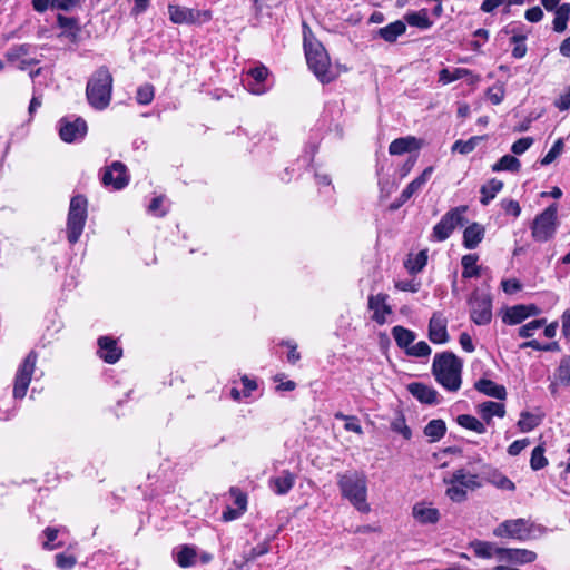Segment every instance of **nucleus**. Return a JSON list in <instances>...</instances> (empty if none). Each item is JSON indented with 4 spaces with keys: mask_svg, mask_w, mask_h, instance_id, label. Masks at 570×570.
<instances>
[{
    "mask_svg": "<svg viewBox=\"0 0 570 570\" xmlns=\"http://www.w3.org/2000/svg\"><path fill=\"white\" fill-rule=\"evenodd\" d=\"M524 320H527L525 314V305H514L512 307L507 308L502 316V321L505 324L509 325H515L522 323Z\"/></svg>",
    "mask_w": 570,
    "mask_h": 570,
    "instance_id": "35",
    "label": "nucleus"
},
{
    "mask_svg": "<svg viewBox=\"0 0 570 570\" xmlns=\"http://www.w3.org/2000/svg\"><path fill=\"white\" fill-rule=\"evenodd\" d=\"M558 205L551 204L541 214L537 215L531 226V235L535 242L546 243L557 232Z\"/></svg>",
    "mask_w": 570,
    "mask_h": 570,
    "instance_id": "6",
    "label": "nucleus"
},
{
    "mask_svg": "<svg viewBox=\"0 0 570 570\" xmlns=\"http://www.w3.org/2000/svg\"><path fill=\"white\" fill-rule=\"evenodd\" d=\"M296 479L295 473L289 470H283L279 475L269 479L268 485L275 494L285 495L293 489Z\"/></svg>",
    "mask_w": 570,
    "mask_h": 570,
    "instance_id": "22",
    "label": "nucleus"
},
{
    "mask_svg": "<svg viewBox=\"0 0 570 570\" xmlns=\"http://www.w3.org/2000/svg\"><path fill=\"white\" fill-rule=\"evenodd\" d=\"M38 355L36 352L31 351L23 362L19 365L13 383V397L14 399H23L27 394L28 387L30 385L36 364H37Z\"/></svg>",
    "mask_w": 570,
    "mask_h": 570,
    "instance_id": "9",
    "label": "nucleus"
},
{
    "mask_svg": "<svg viewBox=\"0 0 570 570\" xmlns=\"http://www.w3.org/2000/svg\"><path fill=\"white\" fill-rule=\"evenodd\" d=\"M474 387L478 392L500 401L505 400L507 397L505 387L489 379L478 380L474 383Z\"/></svg>",
    "mask_w": 570,
    "mask_h": 570,
    "instance_id": "24",
    "label": "nucleus"
},
{
    "mask_svg": "<svg viewBox=\"0 0 570 570\" xmlns=\"http://www.w3.org/2000/svg\"><path fill=\"white\" fill-rule=\"evenodd\" d=\"M434 168L432 166L426 167L422 174L412 180L401 193L397 202L392 205V208L396 209L406 203L414 194L420 191L428 180L431 178Z\"/></svg>",
    "mask_w": 570,
    "mask_h": 570,
    "instance_id": "17",
    "label": "nucleus"
},
{
    "mask_svg": "<svg viewBox=\"0 0 570 570\" xmlns=\"http://www.w3.org/2000/svg\"><path fill=\"white\" fill-rule=\"evenodd\" d=\"M556 381L561 385L570 386V356L561 358L556 371Z\"/></svg>",
    "mask_w": 570,
    "mask_h": 570,
    "instance_id": "43",
    "label": "nucleus"
},
{
    "mask_svg": "<svg viewBox=\"0 0 570 570\" xmlns=\"http://www.w3.org/2000/svg\"><path fill=\"white\" fill-rule=\"evenodd\" d=\"M562 334L570 342V308L566 309L561 315Z\"/></svg>",
    "mask_w": 570,
    "mask_h": 570,
    "instance_id": "64",
    "label": "nucleus"
},
{
    "mask_svg": "<svg viewBox=\"0 0 570 570\" xmlns=\"http://www.w3.org/2000/svg\"><path fill=\"white\" fill-rule=\"evenodd\" d=\"M548 465V460L544 456V448L542 445H538L532 450L530 466L534 471H539Z\"/></svg>",
    "mask_w": 570,
    "mask_h": 570,
    "instance_id": "47",
    "label": "nucleus"
},
{
    "mask_svg": "<svg viewBox=\"0 0 570 570\" xmlns=\"http://www.w3.org/2000/svg\"><path fill=\"white\" fill-rule=\"evenodd\" d=\"M505 96V90L502 83H497L493 87L489 88L487 91L488 99L493 105H499L503 101Z\"/></svg>",
    "mask_w": 570,
    "mask_h": 570,
    "instance_id": "55",
    "label": "nucleus"
},
{
    "mask_svg": "<svg viewBox=\"0 0 570 570\" xmlns=\"http://www.w3.org/2000/svg\"><path fill=\"white\" fill-rule=\"evenodd\" d=\"M530 444L529 439L515 440L508 448V453L512 456L520 454Z\"/></svg>",
    "mask_w": 570,
    "mask_h": 570,
    "instance_id": "62",
    "label": "nucleus"
},
{
    "mask_svg": "<svg viewBox=\"0 0 570 570\" xmlns=\"http://www.w3.org/2000/svg\"><path fill=\"white\" fill-rule=\"evenodd\" d=\"M268 76L269 70L264 65L256 66L248 70L244 86L253 95H264L271 88L267 83Z\"/></svg>",
    "mask_w": 570,
    "mask_h": 570,
    "instance_id": "13",
    "label": "nucleus"
},
{
    "mask_svg": "<svg viewBox=\"0 0 570 570\" xmlns=\"http://www.w3.org/2000/svg\"><path fill=\"white\" fill-rule=\"evenodd\" d=\"M429 338L434 344H444L449 341L448 320L440 313H433L429 322Z\"/></svg>",
    "mask_w": 570,
    "mask_h": 570,
    "instance_id": "16",
    "label": "nucleus"
},
{
    "mask_svg": "<svg viewBox=\"0 0 570 570\" xmlns=\"http://www.w3.org/2000/svg\"><path fill=\"white\" fill-rule=\"evenodd\" d=\"M269 541H264L256 547L252 548L250 551L244 556L245 563L253 561L254 559L268 553Z\"/></svg>",
    "mask_w": 570,
    "mask_h": 570,
    "instance_id": "56",
    "label": "nucleus"
},
{
    "mask_svg": "<svg viewBox=\"0 0 570 570\" xmlns=\"http://www.w3.org/2000/svg\"><path fill=\"white\" fill-rule=\"evenodd\" d=\"M446 426L443 420L436 419L430 421L424 428V434L430 438L431 442L439 441L444 436Z\"/></svg>",
    "mask_w": 570,
    "mask_h": 570,
    "instance_id": "38",
    "label": "nucleus"
},
{
    "mask_svg": "<svg viewBox=\"0 0 570 570\" xmlns=\"http://www.w3.org/2000/svg\"><path fill=\"white\" fill-rule=\"evenodd\" d=\"M476 412L483 421L490 423L494 416L503 417L505 415V406L503 403L487 401L478 405Z\"/></svg>",
    "mask_w": 570,
    "mask_h": 570,
    "instance_id": "27",
    "label": "nucleus"
},
{
    "mask_svg": "<svg viewBox=\"0 0 570 570\" xmlns=\"http://www.w3.org/2000/svg\"><path fill=\"white\" fill-rule=\"evenodd\" d=\"M451 476L454 479V483L462 484L468 490H475L481 487L476 474H472L464 469L454 471Z\"/></svg>",
    "mask_w": 570,
    "mask_h": 570,
    "instance_id": "31",
    "label": "nucleus"
},
{
    "mask_svg": "<svg viewBox=\"0 0 570 570\" xmlns=\"http://www.w3.org/2000/svg\"><path fill=\"white\" fill-rule=\"evenodd\" d=\"M478 255L468 254L464 255L461 259V264L463 267L462 277L463 278H473L480 276V266H478Z\"/></svg>",
    "mask_w": 570,
    "mask_h": 570,
    "instance_id": "36",
    "label": "nucleus"
},
{
    "mask_svg": "<svg viewBox=\"0 0 570 570\" xmlns=\"http://www.w3.org/2000/svg\"><path fill=\"white\" fill-rule=\"evenodd\" d=\"M525 35H513L511 37V42L514 45L512 49V56L517 59H521L527 53V45H525Z\"/></svg>",
    "mask_w": 570,
    "mask_h": 570,
    "instance_id": "51",
    "label": "nucleus"
},
{
    "mask_svg": "<svg viewBox=\"0 0 570 570\" xmlns=\"http://www.w3.org/2000/svg\"><path fill=\"white\" fill-rule=\"evenodd\" d=\"M164 204V197H155L151 203L149 204L148 212L157 217H163L167 209L163 206Z\"/></svg>",
    "mask_w": 570,
    "mask_h": 570,
    "instance_id": "60",
    "label": "nucleus"
},
{
    "mask_svg": "<svg viewBox=\"0 0 570 570\" xmlns=\"http://www.w3.org/2000/svg\"><path fill=\"white\" fill-rule=\"evenodd\" d=\"M470 73V70L464 68H455L453 71H450L449 69L444 68L439 72V81L442 82L443 85H448L455 80L465 78Z\"/></svg>",
    "mask_w": 570,
    "mask_h": 570,
    "instance_id": "42",
    "label": "nucleus"
},
{
    "mask_svg": "<svg viewBox=\"0 0 570 570\" xmlns=\"http://www.w3.org/2000/svg\"><path fill=\"white\" fill-rule=\"evenodd\" d=\"M532 144H533V138H531V137L520 138L513 142V145L511 147V151L514 155H522L532 146Z\"/></svg>",
    "mask_w": 570,
    "mask_h": 570,
    "instance_id": "58",
    "label": "nucleus"
},
{
    "mask_svg": "<svg viewBox=\"0 0 570 570\" xmlns=\"http://www.w3.org/2000/svg\"><path fill=\"white\" fill-rule=\"evenodd\" d=\"M368 308L373 311L372 318L380 325L384 324L386 316L392 313V308L387 304V295L382 293L368 297Z\"/></svg>",
    "mask_w": 570,
    "mask_h": 570,
    "instance_id": "20",
    "label": "nucleus"
},
{
    "mask_svg": "<svg viewBox=\"0 0 570 570\" xmlns=\"http://www.w3.org/2000/svg\"><path fill=\"white\" fill-rule=\"evenodd\" d=\"M497 556L500 558L501 561H507L514 564L531 563L537 559V553L528 549H497Z\"/></svg>",
    "mask_w": 570,
    "mask_h": 570,
    "instance_id": "18",
    "label": "nucleus"
},
{
    "mask_svg": "<svg viewBox=\"0 0 570 570\" xmlns=\"http://www.w3.org/2000/svg\"><path fill=\"white\" fill-rule=\"evenodd\" d=\"M422 147V141L413 136L401 137L394 139L389 146L391 155H403L413 150H419Z\"/></svg>",
    "mask_w": 570,
    "mask_h": 570,
    "instance_id": "25",
    "label": "nucleus"
},
{
    "mask_svg": "<svg viewBox=\"0 0 570 570\" xmlns=\"http://www.w3.org/2000/svg\"><path fill=\"white\" fill-rule=\"evenodd\" d=\"M168 17L175 24H202L212 19V11L169 4Z\"/></svg>",
    "mask_w": 570,
    "mask_h": 570,
    "instance_id": "8",
    "label": "nucleus"
},
{
    "mask_svg": "<svg viewBox=\"0 0 570 570\" xmlns=\"http://www.w3.org/2000/svg\"><path fill=\"white\" fill-rule=\"evenodd\" d=\"M466 206H458L445 213L441 220L433 227L432 239L436 242H444L448 239L456 226H462L465 223L464 214Z\"/></svg>",
    "mask_w": 570,
    "mask_h": 570,
    "instance_id": "7",
    "label": "nucleus"
},
{
    "mask_svg": "<svg viewBox=\"0 0 570 570\" xmlns=\"http://www.w3.org/2000/svg\"><path fill=\"white\" fill-rule=\"evenodd\" d=\"M31 46L23 43L11 47L6 52V58L13 63L19 70H28L31 66L38 65L39 59L30 57Z\"/></svg>",
    "mask_w": 570,
    "mask_h": 570,
    "instance_id": "15",
    "label": "nucleus"
},
{
    "mask_svg": "<svg viewBox=\"0 0 570 570\" xmlns=\"http://www.w3.org/2000/svg\"><path fill=\"white\" fill-rule=\"evenodd\" d=\"M501 207L508 215H512L513 217H519L521 214V207L519 203L514 199H502Z\"/></svg>",
    "mask_w": 570,
    "mask_h": 570,
    "instance_id": "59",
    "label": "nucleus"
},
{
    "mask_svg": "<svg viewBox=\"0 0 570 570\" xmlns=\"http://www.w3.org/2000/svg\"><path fill=\"white\" fill-rule=\"evenodd\" d=\"M304 50L308 68L322 83H330L337 77L323 45L306 32H304Z\"/></svg>",
    "mask_w": 570,
    "mask_h": 570,
    "instance_id": "3",
    "label": "nucleus"
},
{
    "mask_svg": "<svg viewBox=\"0 0 570 570\" xmlns=\"http://www.w3.org/2000/svg\"><path fill=\"white\" fill-rule=\"evenodd\" d=\"M428 256L425 252H420L414 259H410L407 263V268L412 272H420L426 265Z\"/></svg>",
    "mask_w": 570,
    "mask_h": 570,
    "instance_id": "57",
    "label": "nucleus"
},
{
    "mask_svg": "<svg viewBox=\"0 0 570 570\" xmlns=\"http://www.w3.org/2000/svg\"><path fill=\"white\" fill-rule=\"evenodd\" d=\"M570 17V4L562 3L556 9L553 19V30L556 32H563L567 29V24Z\"/></svg>",
    "mask_w": 570,
    "mask_h": 570,
    "instance_id": "37",
    "label": "nucleus"
},
{
    "mask_svg": "<svg viewBox=\"0 0 570 570\" xmlns=\"http://www.w3.org/2000/svg\"><path fill=\"white\" fill-rule=\"evenodd\" d=\"M407 391L423 404H439L440 396L435 389L424 383L413 382L407 385Z\"/></svg>",
    "mask_w": 570,
    "mask_h": 570,
    "instance_id": "21",
    "label": "nucleus"
},
{
    "mask_svg": "<svg viewBox=\"0 0 570 570\" xmlns=\"http://www.w3.org/2000/svg\"><path fill=\"white\" fill-rule=\"evenodd\" d=\"M554 105L560 111H564L570 108V87L567 89L566 92L560 95V97L556 100Z\"/></svg>",
    "mask_w": 570,
    "mask_h": 570,
    "instance_id": "63",
    "label": "nucleus"
},
{
    "mask_svg": "<svg viewBox=\"0 0 570 570\" xmlns=\"http://www.w3.org/2000/svg\"><path fill=\"white\" fill-rule=\"evenodd\" d=\"M412 515L421 524H435L440 519V512L432 504L417 502L412 508Z\"/></svg>",
    "mask_w": 570,
    "mask_h": 570,
    "instance_id": "23",
    "label": "nucleus"
},
{
    "mask_svg": "<svg viewBox=\"0 0 570 570\" xmlns=\"http://www.w3.org/2000/svg\"><path fill=\"white\" fill-rule=\"evenodd\" d=\"M404 19L411 27H416L421 30H428L433 26V21L429 18L426 9L407 12Z\"/></svg>",
    "mask_w": 570,
    "mask_h": 570,
    "instance_id": "29",
    "label": "nucleus"
},
{
    "mask_svg": "<svg viewBox=\"0 0 570 570\" xmlns=\"http://www.w3.org/2000/svg\"><path fill=\"white\" fill-rule=\"evenodd\" d=\"M88 216V200L82 195H76L70 200L67 218V239L76 244L85 228Z\"/></svg>",
    "mask_w": 570,
    "mask_h": 570,
    "instance_id": "5",
    "label": "nucleus"
},
{
    "mask_svg": "<svg viewBox=\"0 0 570 570\" xmlns=\"http://www.w3.org/2000/svg\"><path fill=\"white\" fill-rule=\"evenodd\" d=\"M503 188V183L495 178L489 180L485 185H483L480 189L481 193V204L488 205L497 194Z\"/></svg>",
    "mask_w": 570,
    "mask_h": 570,
    "instance_id": "34",
    "label": "nucleus"
},
{
    "mask_svg": "<svg viewBox=\"0 0 570 570\" xmlns=\"http://www.w3.org/2000/svg\"><path fill=\"white\" fill-rule=\"evenodd\" d=\"M444 483L446 484L445 494L453 502H463L468 495V489L462 487V484L454 483V479L450 475L449 478H444Z\"/></svg>",
    "mask_w": 570,
    "mask_h": 570,
    "instance_id": "32",
    "label": "nucleus"
},
{
    "mask_svg": "<svg viewBox=\"0 0 570 570\" xmlns=\"http://www.w3.org/2000/svg\"><path fill=\"white\" fill-rule=\"evenodd\" d=\"M87 122L82 118H62L59 121V136L65 142L81 140L87 134Z\"/></svg>",
    "mask_w": 570,
    "mask_h": 570,
    "instance_id": "12",
    "label": "nucleus"
},
{
    "mask_svg": "<svg viewBox=\"0 0 570 570\" xmlns=\"http://www.w3.org/2000/svg\"><path fill=\"white\" fill-rule=\"evenodd\" d=\"M195 561L196 551L188 546L181 547L179 551L176 553V562L183 568L193 566Z\"/></svg>",
    "mask_w": 570,
    "mask_h": 570,
    "instance_id": "44",
    "label": "nucleus"
},
{
    "mask_svg": "<svg viewBox=\"0 0 570 570\" xmlns=\"http://www.w3.org/2000/svg\"><path fill=\"white\" fill-rule=\"evenodd\" d=\"M470 548L479 558L490 559L497 554V547L492 542L475 540L470 543Z\"/></svg>",
    "mask_w": 570,
    "mask_h": 570,
    "instance_id": "39",
    "label": "nucleus"
},
{
    "mask_svg": "<svg viewBox=\"0 0 570 570\" xmlns=\"http://www.w3.org/2000/svg\"><path fill=\"white\" fill-rule=\"evenodd\" d=\"M59 530L56 528L48 527L43 530V535L46 540L42 542V548L46 550H55L57 548L62 547L61 542L55 543L58 537Z\"/></svg>",
    "mask_w": 570,
    "mask_h": 570,
    "instance_id": "50",
    "label": "nucleus"
},
{
    "mask_svg": "<svg viewBox=\"0 0 570 570\" xmlns=\"http://www.w3.org/2000/svg\"><path fill=\"white\" fill-rule=\"evenodd\" d=\"M392 336L396 345L405 352L416 338V335L413 331L401 325H396L392 328Z\"/></svg>",
    "mask_w": 570,
    "mask_h": 570,
    "instance_id": "30",
    "label": "nucleus"
},
{
    "mask_svg": "<svg viewBox=\"0 0 570 570\" xmlns=\"http://www.w3.org/2000/svg\"><path fill=\"white\" fill-rule=\"evenodd\" d=\"M493 534L498 538H511L523 541L530 534L529 522L522 518L505 520L493 530Z\"/></svg>",
    "mask_w": 570,
    "mask_h": 570,
    "instance_id": "11",
    "label": "nucleus"
},
{
    "mask_svg": "<svg viewBox=\"0 0 570 570\" xmlns=\"http://www.w3.org/2000/svg\"><path fill=\"white\" fill-rule=\"evenodd\" d=\"M484 235V227L479 223H472L463 232V246L468 249L476 248L483 240Z\"/></svg>",
    "mask_w": 570,
    "mask_h": 570,
    "instance_id": "26",
    "label": "nucleus"
},
{
    "mask_svg": "<svg viewBox=\"0 0 570 570\" xmlns=\"http://www.w3.org/2000/svg\"><path fill=\"white\" fill-rule=\"evenodd\" d=\"M56 567L61 570H70L77 564V558L73 554L61 552L55 556Z\"/></svg>",
    "mask_w": 570,
    "mask_h": 570,
    "instance_id": "52",
    "label": "nucleus"
},
{
    "mask_svg": "<svg viewBox=\"0 0 570 570\" xmlns=\"http://www.w3.org/2000/svg\"><path fill=\"white\" fill-rule=\"evenodd\" d=\"M406 31V26L403 21L396 20L390 24L380 28L376 31V36L385 40L386 42L393 43L396 39Z\"/></svg>",
    "mask_w": 570,
    "mask_h": 570,
    "instance_id": "28",
    "label": "nucleus"
},
{
    "mask_svg": "<svg viewBox=\"0 0 570 570\" xmlns=\"http://www.w3.org/2000/svg\"><path fill=\"white\" fill-rule=\"evenodd\" d=\"M282 345L288 348L287 361L292 364L301 360V354L297 352V344L294 341H283Z\"/></svg>",
    "mask_w": 570,
    "mask_h": 570,
    "instance_id": "61",
    "label": "nucleus"
},
{
    "mask_svg": "<svg viewBox=\"0 0 570 570\" xmlns=\"http://www.w3.org/2000/svg\"><path fill=\"white\" fill-rule=\"evenodd\" d=\"M563 140L559 138L554 141L553 146L550 148V150L546 154V156L541 159V165L547 166L551 163H553L557 157H559L563 150Z\"/></svg>",
    "mask_w": 570,
    "mask_h": 570,
    "instance_id": "54",
    "label": "nucleus"
},
{
    "mask_svg": "<svg viewBox=\"0 0 570 570\" xmlns=\"http://www.w3.org/2000/svg\"><path fill=\"white\" fill-rule=\"evenodd\" d=\"M471 320L478 325H487L492 320V301L488 294L474 292L469 299Z\"/></svg>",
    "mask_w": 570,
    "mask_h": 570,
    "instance_id": "10",
    "label": "nucleus"
},
{
    "mask_svg": "<svg viewBox=\"0 0 570 570\" xmlns=\"http://www.w3.org/2000/svg\"><path fill=\"white\" fill-rule=\"evenodd\" d=\"M456 422L460 426L479 434H483L487 431L485 425L480 420L469 414L459 415Z\"/></svg>",
    "mask_w": 570,
    "mask_h": 570,
    "instance_id": "41",
    "label": "nucleus"
},
{
    "mask_svg": "<svg viewBox=\"0 0 570 570\" xmlns=\"http://www.w3.org/2000/svg\"><path fill=\"white\" fill-rule=\"evenodd\" d=\"M547 320L546 318H538L532 320L529 323L522 325L519 328V336L523 338L532 337L535 332L541 328L543 325H546Z\"/></svg>",
    "mask_w": 570,
    "mask_h": 570,
    "instance_id": "48",
    "label": "nucleus"
},
{
    "mask_svg": "<svg viewBox=\"0 0 570 570\" xmlns=\"http://www.w3.org/2000/svg\"><path fill=\"white\" fill-rule=\"evenodd\" d=\"M488 481L494 485L495 488L500 489V490H504V491H514L515 490V484L513 483L512 480H510L508 476H505L504 474L500 473V472H493Z\"/></svg>",
    "mask_w": 570,
    "mask_h": 570,
    "instance_id": "45",
    "label": "nucleus"
},
{
    "mask_svg": "<svg viewBox=\"0 0 570 570\" xmlns=\"http://www.w3.org/2000/svg\"><path fill=\"white\" fill-rule=\"evenodd\" d=\"M114 79L106 66L98 68L89 78L86 87V96L89 105L96 110H105L112 95Z\"/></svg>",
    "mask_w": 570,
    "mask_h": 570,
    "instance_id": "4",
    "label": "nucleus"
},
{
    "mask_svg": "<svg viewBox=\"0 0 570 570\" xmlns=\"http://www.w3.org/2000/svg\"><path fill=\"white\" fill-rule=\"evenodd\" d=\"M336 483L342 499L361 513H368L371 505L367 501V476L363 471L347 470L336 474Z\"/></svg>",
    "mask_w": 570,
    "mask_h": 570,
    "instance_id": "1",
    "label": "nucleus"
},
{
    "mask_svg": "<svg viewBox=\"0 0 570 570\" xmlns=\"http://www.w3.org/2000/svg\"><path fill=\"white\" fill-rule=\"evenodd\" d=\"M461 360L452 352L435 354L432 363V374L435 381L446 391L456 392L462 384Z\"/></svg>",
    "mask_w": 570,
    "mask_h": 570,
    "instance_id": "2",
    "label": "nucleus"
},
{
    "mask_svg": "<svg viewBox=\"0 0 570 570\" xmlns=\"http://www.w3.org/2000/svg\"><path fill=\"white\" fill-rule=\"evenodd\" d=\"M541 421L542 416L540 414L523 411L520 414V419L517 425L521 432L527 433L534 430L541 423Z\"/></svg>",
    "mask_w": 570,
    "mask_h": 570,
    "instance_id": "33",
    "label": "nucleus"
},
{
    "mask_svg": "<svg viewBox=\"0 0 570 570\" xmlns=\"http://www.w3.org/2000/svg\"><path fill=\"white\" fill-rule=\"evenodd\" d=\"M481 139L482 137L474 136L468 140H456L452 146V151L462 155H468L475 149Z\"/></svg>",
    "mask_w": 570,
    "mask_h": 570,
    "instance_id": "46",
    "label": "nucleus"
},
{
    "mask_svg": "<svg viewBox=\"0 0 570 570\" xmlns=\"http://www.w3.org/2000/svg\"><path fill=\"white\" fill-rule=\"evenodd\" d=\"M101 180L105 186H111L116 190L125 188L129 183L127 167L120 161H114L106 167Z\"/></svg>",
    "mask_w": 570,
    "mask_h": 570,
    "instance_id": "14",
    "label": "nucleus"
},
{
    "mask_svg": "<svg viewBox=\"0 0 570 570\" xmlns=\"http://www.w3.org/2000/svg\"><path fill=\"white\" fill-rule=\"evenodd\" d=\"M521 163L520 160L511 155H504L501 157L493 166L492 171H511L517 173L520 170Z\"/></svg>",
    "mask_w": 570,
    "mask_h": 570,
    "instance_id": "40",
    "label": "nucleus"
},
{
    "mask_svg": "<svg viewBox=\"0 0 570 570\" xmlns=\"http://www.w3.org/2000/svg\"><path fill=\"white\" fill-rule=\"evenodd\" d=\"M431 352L432 350L429 344L424 341H420L416 344H411L405 353L413 357H428Z\"/></svg>",
    "mask_w": 570,
    "mask_h": 570,
    "instance_id": "53",
    "label": "nucleus"
},
{
    "mask_svg": "<svg viewBox=\"0 0 570 570\" xmlns=\"http://www.w3.org/2000/svg\"><path fill=\"white\" fill-rule=\"evenodd\" d=\"M155 97L154 86L150 83H145L138 87L136 92V100L139 105H149Z\"/></svg>",
    "mask_w": 570,
    "mask_h": 570,
    "instance_id": "49",
    "label": "nucleus"
},
{
    "mask_svg": "<svg viewBox=\"0 0 570 570\" xmlns=\"http://www.w3.org/2000/svg\"><path fill=\"white\" fill-rule=\"evenodd\" d=\"M98 355L106 363L114 364L122 355V350L118 346L117 341L110 336H100L98 338Z\"/></svg>",
    "mask_w": 570,
    "mask_h": 570,
    "instance_id": "19",
    "label": "nucleus"
}]
</instances>
